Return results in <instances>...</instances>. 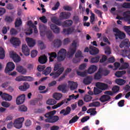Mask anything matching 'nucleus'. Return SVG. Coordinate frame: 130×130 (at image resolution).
I'll return each instance as SVG.
<instances>
[{
	"label": "nucleus",
	"mask_w": 130,
	"mask_h": 130,
	"mask_svg": "<svg viewBox=\"0 0 130 130\" xmlns=\"http://www.w3.org/2000/svg\"><path fill=\"white\" fill-rule=\"evenodd\" d=\"M67 51L65 49H60L57 53V54L55 52H52L49 53L48 55L50 56L49 59L50 62H53L54 58H56L57 57V61L59 62L65 60L66 57Z\"/></svg>",
	"instance_id": "obj_1"
},
{
	"label": "nucleus",
	"mask_w": 130,
	"mask_h": 130,
	"mask_svg": "<svg viewBox=\"0 0 130 130\" xmlns=\"http://www.w3.org/2000/svg\"><path fill=\"white\" fill-rule=\"evenodd\" d=\"M51 21L53 23L57 26H62L63 27H70L73 25V22L72 20H67L63 22L57 17H53L51 18Z\"/></svg>",
	"instance_id": "obj_2"
},
{
	"label": "nucleus",
	"mask_w": 130,
	"mask_h": 130,
	"mask_svg": "<svg viewBox=\"0 0 130 130\" xmlns=\"http://www.w3.org/2000/svg\"><path fill=\"white\" fill-rule=\"evenodd\" d=\"M77 43L76 41H73L72 44V48H70L69 51L68 52V56L69 58L72 57L75 53L77 49Z\"/></svg>",
	"instance_id": "obj_3"
},
{
	"label": "nucleus",
	"mask_w": 130,
	"mask_h": 130,
	"mask_svg": "<svg viewBox=\"0 0 130 130\" xmlns=\"http://www.w3.org/2000/svg\"><path fill=\"white\" fill-rule=\"evenodd\" d=\"M113 31L116 33L115 36L116 37V39L118 38L121 40L124 39L126 37V35L121 32L118 28H113Z\"/></svg>",
	"instance_id": "obj_4"
},
{
	"label": "nucleus",
	"mask_w": 130,
	"mask_h": 130,
	"mask_svg": "<svg viewBox=\"0 0 130 130\" xmlns=\"http://www.w3.org/2000/svg\"><path fill=\"white\" fill-rule=\"evenodd\" d=\"M96 87L103 91L107 90L109 89V86L107 83H103V82H97L96 83Z\"/></svg>",
	"instance_id": "obj_5"
},
{
	"label": "nucleus",
	"mask_w": 130,
	"mask_h": 130,
	"mask_svg": "<svg viewBox=\"0 0 130 130\" xmlns=\"http://www.w3.org/2000/svg\"><path fill=\"white\" fill-rule=\"evenodd\" d=\"M24 121V118H19L16 119L14 123V126L17 129H20L22 126V123Z\"/></svg>",
	"instance_id": "obj_6"
},
{
	"label": "nucleus",
	"mask_w": 130,
	"mask_h": 130,
	"mask_svg": "<svg viewBox=\"0 0 130 130\" xmlns=\"http://www.w3.org/2000/svg\"><path fill=\"white\" fill-rule=\"evenodd\" d=\"M15 66L13 62L10 61L7 64L6 68L5 69V73L6 74L12 72L15 69Z\"/></svg>",
	"instance_id": "obj_7"
},
{
	"label": "nucleus",
	"mask_w": 130,
	"mask_h": 130,
	"mask_svg": "<svg viewBox=\"0 0 130 130\" xmlns=\"http://www.w3.org/2000/svg\"><path fill=\"white\" fill-rule=\"evenodd\" d=\"M64 69L60 68L58 69L56 72H52L50 74V76H52L53 79L58 78L63 72Z\"/></svg>",
	"instance_id": "obj_8"
},
{
	"label": "nucleus",
	"mask_w": 130,
	"mask_h": 130,
	"mask_svg": "<svg viewBox=\"0 0 130 130\" xmlns=\"http://www.w3.org/2000/svg\"><path fill=\"white\" fill-rule=\"evenodd\" d=\"M11 44L15 47H18L21 44L20 39L16 37H12L10 40Z\"/></svg>",
	"instance_id": "obj_9"
},
{
	"label": "nucleus",
	"mask_w": 130,
	"mask_h": 130,
	"mask_svg": "<svg viewBox=\"0 0 130 130\" xmlns=\"http://www.w3.org/2000/svg\"><path fill=\"white\" fill-rule=\"evenodd\" d=\"M71 15V14L70 12H62L60 14L59 18L61 20L68 19L70 17Z\"/></svg>",
	"instance_id": "obj_10"
},
{
	"label": "nucleus",
	"mask_w": 130,
	"mask_h": 130,
	"mask_svg": "<svg viewBox=\"0 0 130 130\" xmlns=\"http://www.w3.org/2000/svg\"><path fill=\"white\" fill-rule=\"evenodd\" d=\"M123 20L127 22L128 24H130V11H126L123 13Z\"/></svg>",
	"instance_id": "obj_11"
},
{
	"label": "nucleus",
	"mask_w": 130,
	"mask_h": 130,
	"mask_svg": "<svg viewBox=\"0 0 130 130\" xmlns=\"http://www.w3.org/2000/svg\"><path fill=\"white\" fill-rule=\"evenodd\" d=\"M21 49L22 50V52L24 54L25 56H28L30 54V50L26 44H22Z\"/></svg>",
	"instance_id": "obj_12"
},
{
	"label": "nucleus",
	"mask_w": 130,
	"mask_h": 130,
	"mask_svg": "<svg viewBox=\"0 0 130 130\" xmlns=\"http://www.w3.org/2000/svg\"><path fill=\"white\" fill-rule=\"evenodd\" d=\"M25 94H21L17 98L16 104L18 105H21L25 102Z\"/></svg>",
	"instance_id": "obj_13"
},
{
	"label": "nucleus",
	"mask_w": 130,
	"mask_h": 130,
	"mask_svg": "<svg viewBox=\"0 0 130 130\" xmlns=\"http://www.w3.org/2000/svg\"><path fill=\"white\" fill-rule=\"evenodd\" d=\"M99 49L98 48L94 47L93 46H90L89 47V53L91 55H96L99 53Z\"/></svg>",
	"instance_id": "obj_14"
},
{
	"label": "nucleus",
	"mask_w": 130,
	"mask_h": 130,
	"mask_svg": "<svg viewBox=\"0 0 130 130\" xmlns=\"http://www.w3.org/2000/svg\"><path fill=\"white\" fill-rule=\"evenodd\" d=\"M59 120V117L57 116H53L49 118L45 119V121L48 123H53L57 122Z\"/></svg>",
	"instance_id": "obj_15"
},
{
	"label": "nucleus",
	"mask_w": 130,
	"mask_h": 130,
	"mask_svg": "<svg viewBox=\"0 0 130 130\" xmlns=\"http://www.w3.org/2000/svg\"><path fill=\"white\" fill-rule=\"evenodd\" d=\"M0 96L6 101H11L12 100V95L7 94V93H3V91H0Z\"/></svg>",
	"instance_id": "obj_16"
},
{
	"label": "nucleus",
	"mask_w": 130,
	"mask_h": 130,
	"mask_svg": "<svg viewBox=\"0 0 130 130\" xmlns=\"http://www.w3.org/2000/svg\"><path fill=\"white\" fill-rule=\"evenodd\" d=\"M119 47L121 48L123 47H127L129 48L130 47V42L128 39H125L123 40L119 45Z\"/></svg>",
	"instance_id": "obj_17"
},
{
	"label": "nucleus",
	"mask_w": 130,
	"mask_h": 130,
	"mask_svg": "<svg viewBox=\"0 0 130 130\" xmlns=\"http://www.w3.org/2000/svg\"><path fill=\"white\" fill-rule=\"evenodd\" d=\"M111 98L110 95H108L107 94H103L100 98L99 100L102 103H105L111 100Z\"/></svg>",
	"instance_id": "obj_18"
},
{
	"label": "nucleus",
	"mask_w": 130,
	"mask_h": 130,
	"mask_svg": "<svg viewBox=\"0 0 130 130\" xmlns=\"http://www.w3.org/2000/svg\"><path fill=\"white\" fill-rule=\"evenodd\" d=\"M51 27V29L53 30V32L55 34H58L60 33V28L56 26L54 24H51V25L50 26Z\"/></svg>",
	"instance_id": "obj_19"
},
{
	"label": "nucleus",
	"mask_w": 130,
	"mask_h": 130,
	"mask_svg": "<svg viewBox=\"0 0 130 130\" xmlns=\"http://www.w3.org/2000/svg\"><path fill=\"white\" fill-rule=\"evenodd\" d=\"M25 40L26 41V42H27V45H28V47H32L36 44L35 40H34L32 38H26V39H25Z\"/></svg>",
	"instance_id": "obj_20"
},
{
	"label": "nucleus",
	"mask_w": 130,
	"mask_h": 130,
	"mask_svg": "<svg viewBox=\"0 0 130 130\" xmlns=\"http://www.w3.org/2000/svg\"><path fill=\"white\" fill-rule=\"evenodd\" d=\"M11 57L13 58L15 62H19L21 61V57L16 53H11Z\"/></svg>",
	"instance_id": "obj_21"
},
{
	"label": "nucleus",
	"mask_w": 130,
	"mask_h": 130,
	"mask_svg": "<svg viewBox=\"0 0 130 130\" xmlns=\"http://www.w3.org/2000/svg\"><path fill=\"white\" fill-rule=\"evenodd\" d=\"M29 87V84H28L27 82H24L23 83V85H20V86L19 87V89L20 90V91H25L28 89Z\"/></svg>",
	"instance_id": "obj_22"
},
{
	"label": "nucleus",
	"mask_w": 130,
	"mask_h": 130,
	"mask_svg": "<svg viewBox=\"0 0 130 130\" xmlns=\"http://www.w3.org/2000/svg\"><path fill=\"white\" fill-rule=\"evenodd\" d=\"M71 108H70V107H67L66 110H61V111H60V114H62L63 116H67L71 113Z\"/></svg>",
	"instance_id": "obj_23"
},
{
	"label": "nucleus",
	"mask_w": 130,
	"mask_h": 130,
	"mask_svg": "<svg viewBox=\"0 0 130 130\" xmlns=\"http://www.w3.org/2000/svg\"><path fill=\"white\" fill-rule=\"evenodd\" d=\"M70 90H76L78 87V83L77 82H73V81L68 82Z\"/></svg>",
	"instance_id": "obj_24"
},
{
	"label": "nucleus",
	"mask_w": 130,
	"mask_h": 130,
	"mask_svg": "<svg viewBox=\"0 0 130 130\" xmlns=\"http://www.w3.org/2000/svg\"><path fill=\"white\" fill-rule=\"evenodd\" d=\"M102 69H99V71L94 74V79L95 80H100L102 78Z\"/></svg>",
	"instance_id": "obj_25"
},
{
	"label": "nucleus",
	"mask_w": 130,
	"mask_h": 130,
	"mask_svg": "<svg viewBox=\"0 0 130 130\" xmlns=\"http://www.w3.org/2000/svg\"><path fill=\"white\" fill-rule=\"evenodd\" d=\"M98 69V67L96 66L95 65H91L90 66L88 70H87V73L89 74H92L94 73Z\"/></svg>",
	"instance_id": "obj_26"
},
{
	"label": "nucleus",
	"mask_w": 130,
	"mask_h": 130,
	"mask_svg": "<svg viewBox=\"0 0 130 130\" xmlns=\"http://www.w3.org/2000/svg\"><path fill=\"white\" fill-rule=\"evenodd\" d=\"M47 61V57L45 54H44L39 57V62L41 64H45Z\"/></svg>",
	"instance_id": "obj_27"
},
{
	"label": "nucleus",
	"mask_w": 130,
	"mask_h": 130,
	"mask_svg": "<svg viewBox=\"0 0 130 130\" xmlns=\"http://www.w3.org/2000/svg\"><path fill=\"white\" fill-rule=\"evenodd\" d=\"M92 81V77L91 76H87L83 79V83L85 85H89Z\"/></svg>",
	"instance_id": "obj_28"
},
{
	"label": "nucleus",
	"mask_w": 130,
	"mask_h": 130,
	"mask_svg": "<svg viewBox=\"0 0 130 130\" xmlns=\"http://www.w3.org/2000/svg\"><path fill=\"white\" fill-rule=\"evenodd\" d=\"M53 43L54 47L59 48L62 45V41L60 39H55L53 41Z\"/></svg>",
	"instance_id": "obj_29"
},
{
	"label": "nucleus",
	"mask_w": 130,
	"mask_h": 130,
	"mask_svg": "<svg viewBox=\"0 0 130 130\" xmlns=\"http://www.w3.org/2000/svg\"><path fill=\"white\" fill-rule=\"evenodd\" d=\"M65 103H68V102H66V100H63L62 101H61V102H60L59 103H58L56 105H54V106H53L52 107V108H53V109H56L61 107Z\"/></svg>",
	"instance_id": "obj_30"
},
{
	"label": "nucleus",
	"mask_w": 130,
	"mask_h": 130,
	"mask_svg": "<svg viewBox=\"0 0 130 130\" xmlns=\"http://www.w3.org/2000/svg\"><path fill=\"white\" fill-rule=\"evenodd\" d=\"M16 70L20 73L21 74H25L26 73V70L25 69L23 68L21 66H18L17 67Z\"/></svg>",
	"instance_id": "obj_31"
},
{
	"label": "nucleus",
	"mask_w": 130,
	"mask_h": 130,
	"mask_svg": "<svg viewBox=\"0 0 130 130\" xmlns=\"http://www.w3.org/2000/svg\"><path fill=\"white\" fill-rule=\"evenodd\" d=\"M66 88L67 86L65 84H61L58 85L57 89L59 91H61L62 93H66L67 92Z\"/></svg>",
	"instance_id": "obj_32"
},
{
	"label": "nucleus",
	"mask_w": 130,
	"mask_h": 130,
	"mask_svg": "<svg viewBox=\"0 0 130 130\" xmlns=\"http://www.w3.org/2000/svg\"><path fill=\"white\" fill-rule=\"evenodd\" d=\"M115 83L120 86H122L126 83V80H124L123 79L118 78L115 80Z\"/></svg>",
	"instance_id": "obj_33"
},
{
	"label": "nucleus",
	"mask_w": 130,
	"mask_h": 130,
	"mask_svg": "<svg viewBox=\"0 0 130 130\" xmlns=\"http://www.w3.org/2000/svg\"><path fill=\"white\" fill-rule=\"evenodd\" d=\"M62 97V93H60L59 92H55L53 94V98H54L57 101L60 100Z\"/></svg>",
	"instance_id": "obj_34"
},
{
	"label": "nucleus",
	"mask_w": 130,
	"mask_h": 130,
	"mask_svg": "<svg viewBox=\"0 0 130 130\" xmlns=\"http://www.w3.org/2000/svg\"><path fill=\"white\" fill-rule=\"evenodd\" d=\"M73 31H74V29L71 28H69L68 29L64 28L63 29L62 33L64 34V35H68L71 34Z\"/></svg>",
	"instance_id": "obj_35"
},
{
	"label": "nucleus",
	"mask_w": 130,
	"mask_h": 130,
	"mask_svg": "<svg viewBox=\"0 0 130 130\" xmlns=\"http://www.w3.org/2000/svg\"><path fill=\"white\" fill-rule=\"evenodd\" d=\"M126 74V71L123 70L121 71H117L115 73V75L116 77L118 78L122 77V76Z\"/></svg>",
	"instance_id": "obj_36"
},
{
	"label": "nucleus",
	"mask_w": 130,
	"mask_h": 130,
	"mask_svg": "<svg viewBox=\"0 0 130 130\" xmlns=\"http://www.w3.org/2000/svg\"><path fill=\"white\" fill-rule=\"evenodd\" d=\"M56 112L55 110L51 111V112H49V113H47V114H45V117L49 118L53 117Z\"/></svg>",
	"instance_id": "obj_37"
},
{
	"label": "nucleus",
	"mask_w": 130,
	"mask_h": 130,
	"mask_svg": "<svg viewBox=\"0 0 130 130\" xmlns=\"http://www.w3.org/2000/svg\"><path fill=\"white\" fill-rule=\"evenodd\" d=\"M47 37L48 38V39H49V41H52L53 40V35L50 30H48V31H47Z\"/></svg>",
	"instance_id": "obj_38"
},
{
	"label": "nucleus",
	"mask_w": 130,
	"mask_h": 130,
	"mask_svg": "<svg viewBox=\"0 0 130 130\" xmlns=\"http://www.w3.org/2000/svg\"><path fill=\"white\" fill-rule=\"evenodd\" d=\"M52 69L50 67H48L45 70H44V72H43V74L45 75V76H48L50 74L51 72Z\"/></svg>",
	"instance_id": "obj_39"
},
{
	"label": "nucleus",
	"mask_w": 130,
	"mask_h": 130,
	"mask_svg": "<svg viewBox=\"0 0 130 130\" xmlns=\"http://www.w3.org/2000/svg\"><path fill=\"white\" fill-rule=\"evenodd\" d=\"M39 28L40 29V31H41V36H42V34H45V29L46 27L45 24H41L39 26Z\"/></svg>",
	"instance_id": "obj_40"
},
{
	"label": "nucleus",
	"mask_w": 130,
	"mask_h": 130,
	"mask_svg": "<svg viewBox=\"0 0 130 130\" xmlns=\"http://www.w3.org/2000/svg\"><path fill=\"white\" fill-rule=\"evenodd\" d=\"M79 97V94H77L75 95V94H71V95H69V98L66 100L67 101H71V100L75 99L76 100Z\"/></svg>",
	"instance_id": "obj_41"
},
{
	"label": "nucleus",
	"mask_w": 130,
	"mask_h": 130,
	"mask_svg": "<svg viewBox=\"0 0 130 130\" xmlns=\"http://www.w3.org/2000/svg\"><path fill=\"white\" fill-rule=\"evenodd\" d=\"M92 97L91 95H89V94H86L84 95L83 98L84 101L85 102H90L91 101L92 99Z\"/></svg>",
	"instance_id": "obj_42"
},
{
	"label": "nucleus",
	"mask_w": 130,
	"mask_h": 130,
	"mask_svg": "<svg viewBox=\"0 0 130 130\" xmlns=\"http://www.w3.org/2000/svg\"><path fill=\"white\" fill-rule=\"evenodd\" d=\"M129 65V63L127 62H124L123 63L120 67L119 68V70H126L127 68H128Z\"/></svg>",
	"instance_id": "obj_43"
},
{
	"label": "nucleus",
	"mask_w": 130,
	"mask_h": 130,
	"mask_svg": "<svg viewBox=\"0 0 130 130\" xmlns=\"http://www.w3.org/2000/svg\"><path fill=\"white\" fill-rule=\"evenodd\" d=\"M100 106V102H93L89 105V107H98Z\"/></svg>",
	"instance_id": "obj_44"
},
{
	"label": "nucleus",
	"mask_w": 130,
	"mask_h": 130,
	"mask_svg": "<svg viewBox=\"0 0 130 130\" xmlns=\"http://www.w3.org/2000/svg\"><path fill=\"white\" fill-rule=\"evenodd\" d=\"M90 14L91 15L90 16V22L91 24H94L93 22H94L95 19V14L92 12H90Z\"/></svg>",
	"instance_id": "obj_45"
},
{
	"label": "nucleus",
	"mask_w": 130,
	"mask_h": 130,
	"mask_svg": "<svg viewBox=\"0 0 130 130\" xmlns=\"http://www.w3.org/2000/svg\"><path fill=\"white\" fill-rule=\"evenodd\" d=\"M57 103V101L53 99H50V100H48L47 101V104L49 105H54Z\"/></svg>",
	"instance_id": "obj_46"
},
{
	"label": "nucleus",
	"mask_w": 130,
	"mask_h": 130,
	"mask_svg": "<svg viewBox=\"0 0 130 130\" xmlns=\"http://www.w3.org/2000/svg\"><path fill=\"white\" fill-rule=\"evenodd\" d=\"M22 23V20L20 19V18H17L15 21V27H19L21 25Z\"/></svg>",
	"instance_id": "obj_47"
},
{
	"label": "nucleus",
	"mask_w": 130,
	"mask_h": 130,
	"mask_svg": "<svg viewBox=\"0 0 130 130\" xmlns=\"http://www.w3.org/2000/svg\"><path fill=\"white\" fill-rule=\"evenodd\" d=\"M5 57V50L3 48L0 47V59H3Z\"/></svg>",
	"instance_id": "obj_48"
},
{
	"label": "nucleus",
	"mask_w": 130,
	"mask_h": 130,
	"mask_svg": "<svg viewBox=\"0 0 130 130\" xmlns=\"http://www.w3.org/2000/svg\"><path fill=\"white\" fill-rule=\"evenodd\" d=\"M100 57L99 56H97L94 57H92L90 60V62L91 63H97L99 61Z\"/></svg>",
	"instance_id": "obj_49"
},
{
	"label": "nucleus",
	"mask_w": 130,
	"mask_h": 130,
	"mask_svg": "<svg viewBox=\"0 0 130 130\" xmlns=\"http://www.w3.org/2000/svg\"><path fill=\"white\" fill-rule=\"evenodd\" d=\"M77 75H78L80 77H85L87 75V72H86V71H83L82 72L77 71Z\"/></svg>",
	"instance_id": "obj_50"
},
{
	"label": "nucleus",
	"mask_w": 130,
	"mask_h": 130,
	"mask_svg": "<svg viewBox=\"0 0 130 130\" xmlns=\"http://www.w3.org/2000/svg\"><path fill=\"white\" fill-rule=\"evenodd\" d=\"M112 92L114 93V94L119 92L120 90V87L119 86H118V85H115L113 86L112 88Z\"/></svg>",
	"instance_id": "obj_51"
},
{
	"label": "nucleus",
	"mask_w": 130,
	"mask_h": 130,
	"mask_svg": "<svg viewBox=\"0 0 130 130\" xmlns=\"http://www.w3.org/2000/svg\"><path fill=\"white\" fill-rule=\"evenodd\" d=\"M79 119V117H78L77 115H76L73 118H72L71 120L69 121V124L74 123L77 122Z\"/></svg>",
	"instance_id": "obj_52"
},
{
	"label": "nucleus",
	"mask_w": 130,
	"mask_h": 130,
	"mask_svg": "<svg viewBox=\"0 0 130 130\" xmlns=\"http://www.w3.org/2000/svg\"><path fill=\"white\" fill-rule=\"evenodd\" d=\"M5 22H6L7 23H10L13 21V19L12 16H6V18H5Z\"/></svg>",
	"instance_id": "obj_53"
},
{
	"label": "nucleus",
	"mask_w": 130,
	"mask_h": 130,
	"mask_svg": "<svg viewBox=\"0 0 130 130\" xmlns=\"http://www.w3.org/2000/svg\"><path fill=\"white\" fill-rule=\"evenodd\" d=\"M102 90H100L99 88L98 89L96 87H94L93 88V93L94 95H98L102 93Z\"/></svg>",
	"instance_id": "obj_54"
},
{
	"label": "nucleus",
	"mask_w": 130,
	"mask_h": 130,
	"mask_svg": "<svg viewBox=\"0 0 130 130\" xmlns=\"http://www.w3.org/2000/svg\"><path fill=\"white\" fill-rule=\"evenodd\" d=\"M24 81L31 82L34 80L33 77L31 76H23Z\"/></svg>",
	"instance_id": "obj_55"
},
{
	"label": "nucleus",
	"mask_w": 130,
	"mask_h": 130,
	"mask_svg": "<svg viewBox=\"0 0 130 130\" xmlns=\"http://www.w3.org/2000/svg\"><path fill=\"white\" fill-rule=\"evenodd\" d=\"M38 45L41 46V50H43L45 49V46L44 42L42 41H38Z\"/></svg>",
	"instance_id": "obj_56"
},
{
	"label": "nucleus",
	"mask_w": 130,
	"mask_h": 130,
	"mask_svg": "<svg viewBox=\"0 0 130 130\" xmlns=\"http://www.w3.org/2000/svg\"><path fill=\"white\" fill-rule=\"evenodd\" d=\"M6 13V9L5 8L0 7V17L3 16Z\"/></svg>",
	"instance_id": "obj_57"
},
{
	"label": "nucleus",
	"mask_w": 130,
	"mask_h": 130,
	"mask_svg": "<svg viewBox=\"0 0 130 130\" xmlns=\"http://www.w3.org/2000/svg\"><path fill=\"white\" fill-rule=\"evenodd\" d=\"M110 73V70L107 69L102 70V74H103L104 76H108Z\"/></svg>",
	"instance_id": "obj_58"
},
{
	"label": "nucleus",
	"mask_w": 130,
	"mask_h": 130,
	"mask_svg": "<svg viewBox=\"0 0 130 130\" xmlns=\"http://www.w3.org/2000/svg\"><path fill=\"white\" fill-rule=\"evenodd\" d=\"M19 111L25 112L27 110V108L24 105L20 106L19 109Z\"/></svg>",
	"instance_id": "obj_59"
},
{
	"label": "nucleus",
	"mask_w": 130,
	"mask_h": 130,
	"mask_svg": "<svg viewBox=\"0 0 130 130\" xmlns=\"http://www.w3.org/2000/svg\"><path fill=\"white\" fill-rule=\"evenodd\" d=\"M75 57L79 58L80 57H82V53L80 50H78L75 54Z\"/></svg>",
	"instance_id": "obj_60"
},
{
	"label": "nucleus",
	"mask_w": 130,
	"mask_h": 130,
	"mask_svg": "<svg viewBox=\"0 0 130 130\" xmlns=\"http://www.w3.org/2000/svg\"><path fill=\"white\" fill-rule=\"evenodd\" d=\"M122 52L126 54L128 59H130V49L128 50L127 49L122 50Z\"/></svg>",
	"instance_id": "obj_61"
},
{
	"label": "nucleus",
	"mask_w": 130,
	"mask_h": 130,
	"mask_svg": "<svg viewBox=\"0 0 130 130\" xmlns=\"http://www.w3.org/2000/svg\"><path fill=\"white\" fill-rule=\"evenodd\" d=\"M122 7L124 9H130V3H124Z\"/></svg>",
	"instance_id": "obj_62"
},
{
	"label": "nucleus",
	"mask_w": 130,
	"mask_h": 130,
	"mask_svg": "<svg viewBox=\"0 0 130 130\" xmlns=\"http://www.w3.org/2000/svg\"><path fill=\"white\" fill-rule=\"evenodd\" d=\"M123 28L126 32L130 36V26H124Z\"/></svg>",
	"instance_id": "obj_63"
},
{
	"label": "nucleus",
	"mask_w": 130,
	"mask_h": 130,
	"mask_svg": "<svg viewBox=\"0 0 130 130\" xmlns=\"http://www.w3.org/2000/svg\"><path fill=\"white\" fill-rule=\"evenodd\" d=\"M45 111V110L44 108H41V109H38V110H37V111H36L35 113L41 114V113H44Z\"/></svg>",
	"instance_id": "obj_64"
}]
</instances>
